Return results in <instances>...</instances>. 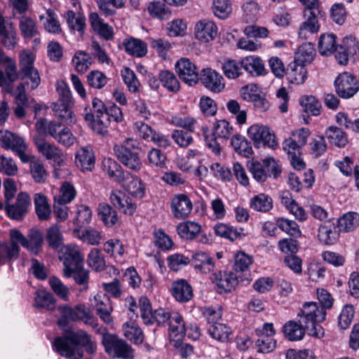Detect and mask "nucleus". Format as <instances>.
<instances>
[{"instance_id":"f257e3e1","label":"nucleus","mask_w":359,"mask_h":359,"mask_svg":"<svg viewBox=\"0 0 359 359\" xmlns=\"http://www.w3.org/2000/svg\"><path fill=\"white\" fill-rule=\"evenodd\" d=\"M62 316L58 320L59 326L66 332L64 337H56L53 342V348L62 357L67 359H81L83 356V348L90 355L95 353L97 344L86 331L79 330L76 332L68 331L67 320Z\"/></svg>"},{"instance_id":"f03ea898","label":"nucleus","mask_w":359,"mask_h":359,"mask_svg":"<svg viewBox=\"0 0 359 359\" xmlns=\"http://www.w3.org/2000/svg\"><path fill=\"white\" fill-rule=\"evenodd\" d=\"M326 311L320 308L318 303L306 302L298 313L299 323L307 328L311 336L320 338L324 336V329L319 324L325 320Z\"/></svg>"},{"instance_id":"7ed1b4c3","label":"nucleus","mask_w":359,"mask_h":359,"mask_svg":"<svg viewBox=\"0 0 359 359\" xmlns=\"http://www.w3.org/2000/svg\"><path fill=\"white\" fill-rule=\"evenodd\" d=\"M117 159L128 169L138 172L142 166L140 158L141 147L136 140L128 138L113 148Z\"/></svg>"},{"instance_id":"20e7f679","label":"nucleus","mask_w":359,"mask_h":359,"mask_svg":"<svg viewBox=\"0 0 359 359\" xmlns=\"http://www.w3.org/2000/svg\"><path fill=\"white\" fill-rule=\"evenodd\" d=\"M203 135L206 145L212 152L219 154L221 152V144L218 140L225 141L233 134V128L226 120H219L214 123L213 132L208 135V128H203Z\"/></svg>"},{"instance_id":"39448f33","label":"nucleus","mask_w":359,"mask_h":359,"mask_svg":"<svg viewBox=\"0 0 359 359\" xmlns=\"http://www.w3.org/2000/svg\"><path fill=\"white\" fill-rule=\"evenodd\" d=\"M102 344L105 352L112 358L133 359L134 357L132 347L116 334L103 333Z\"/></svg>"},{"instance_id":"423d86ee","label":"nucleus","mask_w":359,"mask_h":359,"mask_svg":"<svg viewBox=\"0 0 359 359\" xmlns=\"http://www.w3.org/2000/svg\"><path fill=\"white\" fill-rule=\"evenodd\" d=\"M10 243H0V262L5 263L6 260L17 259L20 253L18 243L24 245V235L18 229H13L9 232Z\"/></svg>"},{"instance_id":"0eeeda50","label":"nucleus","mask_w":359,"mask_h":359,"mask_svg":"<svg viewBox=\"0 0 359 359\" xmlns=\"http://www.w3.org/2000/svg\"><path fill=\"white\" fill-rule=\"evenodd\" d=\"M248 135L257 148L268 147L273 149L277 147L275 135L266 126L254 124L248 128Z\"/></svg>"},{"instance_id":"6e6552de","label":"nucleus","mask_w":359,"mask_h":359,"mask_svg":"<svg viewBox=\"0 0 359 359\" xmlns=\"http://www.w3.org/2000/svg\"><path fill=\"white\" fill-rule=\"evenodd\" d=\"M62 316L74 322L81 321L86 325L95 327L97 326L95 317L90 310L84 304H78L74 308L64 306L60 308Z\"/></svg>"},{"instance_id":"1a4fd4ad","label":"nucleus","mask_w":359,"mask_h":359,"mask_svg":"<svg viewBox=\"0 0 359 359\" xmlns=\"http://www.w3.org/2000/svg\"><path fill=\"white\" fill-rule=\"evenodd\" d=\"M13 200L6 201L5 210L8 216L15 220H22L28 212V208L31 205L29 196L25 192H20L15 199V203Z\"/></svg>"},{"instance_id":"9d476101","label":"nucleus","mask_w":359,"mask_h":359,"mask_svg":"<svg viewBox=\"0 0 359 359\" xmlns=\"http://www.w3.org/2000/svg\"><path fill=\"white\" fill-rule=\"evenodd\" d=\"M334 86L337 95L344 99L353 97L359 90L355 76L348 72L340 74L336 78Z\"/></svg>"},{"instance_id":"9b49d317","label":"nucleus","mask_w":359,"mask_h":359,"mask_svg":"<svg viewBox=\"0 0 359 359\" xmlns=\"http://www.w3.org/2000/svg\"><path fill=\"white\" fill-rule=\"evenodd\" d=\"M34 143L38 150L47 160H52L55 166H62L65 163L62 151L54 144L47 142L39 136L34 137Z\"/></svg>"},{"instance_id":"f8f14e48","label":"nucleus","mask_w":359,"mask_h":359,"mask_svg":"<svg viewBox=\"0 0 359 359\" xmlns=\"http://www.w3.org/2000/svg\"><path fill=\"white\" fill-rule=\"evenodd\" d=\"M176 72L179 77L190 86L196 85L199 81V74L196 66L187 58H181L175 64Z\"/></svg>"},{"instance_id":"ddd939ff","label":"nucleus","mask_w":359,"mask_h":359,"mask_svg":"<svg viewBox=\"0 0 359 359\" xmlns=\"http://www.w3.org/2000/svg\"><path fill=\"white\" fill-rule=\"evenodd\" d=\"M0 144L3 148L15 151L20 158L25 157L27 144L22 137L14 133L0 130Z\"/></svg>"},{"instance_id":"4468645a","label":"nucleus","mask_w":359,"mask_h":359,"mask_svg":"<svg viewBox=\"0 0 359 359\" xmlns=\"http://www.w3.org/2000/svg\"><path fill=\"white\" fill-rule=\"evenodd\" d=\"M199 80L207 89L213 93H220L225 88L223 76L211 68L203 69L201 72Z\"/></svg>"},{"instance_id":"2eb2a0df","label":"nucleus","mask_w":359,"mask_h":359,"mask_svg":"<svg viewBox=\"0 0 359 359\" xmlns=\"http://www.w3.org/2000/svg\"><path fill=\"white\" fill-rule=\"evenodd\" d=\"M109 200L114 207L124 215H133L136 212V203L120 190L112 191L109 196Z\"/></svg>"},{"instance_id":"dca6fc26","label":"nucleus","mask_w":359,"mask_h":359,"mask_svg":"<svg viewBox=\"0 0 359 359\" xmlns=\"http://www.w3.org/2000/svg\"><path fill=\"white\" fill-rule=\"evenodd\" d=\"M64 273L71 277L72 271L83 266V259L79 250L76 248L68 247L63 255Z\"/></svg>"},{"instance_id":"f3484780","label":"nucleus","mask_w":359,"mask_h":359,"mask_svg":"<svg viewBox=\"0 0 359 359\" xmlns=\"http://www.w3.org/2000/svg\"><path fill=\"white\" fill-rule=\"evenodd\" d=\"M212 282L217 285L219 293H226L236 288L238 280L233 272L219 271L213 274Z\"/></svg>"},{"instance_id":"a211bd4d","label":"nucleus","mask_w":359,"mask_h":359,"mask_svg":"<svg viewBox=\"0 0 359 359\" xmlns=\"http://www.w3.org/2000/svg\"><path fill=\"white\" fill-rule=\"evenodd\" d=\"M22 163H29L30 173L36 183H43L48 177L43 161L35 156L25 153V157L20 158Z\"/></svg>"},{"instance_id":"6ab92c4d","label":"nucleus","mask_w":359,"mask_h":359,"mask_svg":"<svg viewBox=\"0 0 359 359\" xmlns=\"http://www.w3.org/2000/svg\"><path fill=\"white\" fill-rule=\"evenodd\" d=\"M193 209L190 198L185 194L175 196L171 201V210L173 216L179 219L187 218Z\"/></svg>"},{"instance_id":"aec40b11","label":"nucleus","mask_w":359,"mask_h":359,"mask_svg":"<svg viewBox=\"0 0 359 359\" xmlns=\"http://www.w3.org/2000/svg\"><path fill=\"white\" fill-rule=\"evenodd\" d=\"M306 20L302 24L299 30V36L307 39L313 34L319 31L320 25L315 10H304Z\"/></svg>"},{"instance_id":"412c9836","label":"nucleus","mask_w":359,"mask_h":359,"mask_svg":"<svg viewBox=\"0 0 359 359\" xmlns=\"http://www.w3.org/2000/svg\"><path fill=\"white\" fill-rule=\"evenodd\" d=\"M89 22L91 28L100 37L106 41H111L114 39L113 27L104 22L97 13H90Z\"/></svg>"},{"instance_id":"4be33fe9","label":"nucleus","mask_w":359,"mask_h":359,"mask_svg":"<svg viewBox=\"0 0 359 359\" xmlns=\"http://www.w3.org/2000/svg\"><path fill=\"white\" fill-rule=\"evenodd\" d=\"M339 230L335 224L330 221H325L318 229V237L320 243L325 245H333L338 240Z\"/></svg>"},{"instance_id":"5701e85b","label":"nucleus","mask_w":359,"mask_h":359,"mask_svg":"<svg viewBox=\"0 0 359 359\" xmlns=\"http://www.w3.org/2000/svg\"><path fill=\"white\" fill-rule=\"evenodd\" d=\"M280 199L281 204L299 222H304L307 219V214L304 209L297 204L288 191H282Z\"/></svg>"},{"instance_id":"b1692460","label":"nucleus","mask_w":359,"mask_h":359,"mask_svg":"<svg viewBox=\"0 0 359 359\" xmlns=\"http://www.w3.org/2000/svg\"><path fill=\"white\" fill-rule=\"evenodd\" d=\"M191 263L195 269L202 273H210L215 269L213 257L204 252H197L194 254Z\"/></svg>"},{"instance_id":"393cba45","label":"nucleus","mask_w":359,"mask_h":359,"mask_svg":"<svg viewBox=\"0 0 359 359\" xmlns=\"http://www.w3.org/2000/svg\"><path fill=\"white\" fill-rule=\"evenodd\" d=\"M217 34V27L212 21L201 20L195 26V36L203 42H208L213 40Z\"/></svg>"},{"instance_id":"a878e982","label":"nucleus","mask_w":359,"mask_h":359,"mask_svg":"<svg viewBox=\"0 0 359 359\" xmlns=\"http://www.w3.org/2000/svg\"><path fill=\"white\" fill-rule=\"evenodd\" d=\"M64 126L55 121H48L46 118H40L35 123V128L39 134L49 135L55 140L63 131Z\"/></svg>"},{"instance_id":"bb28decb","label":"nucleus","mask_w":359,"mask_h":359,"mask_svg":"<svg viewBox=\"0 0 359 359\" xmlns=\"http://www.w3.org/2000/svg\"><path fill=\"white\" fill-rule=\"evenodd\" d=\"M169 337L176 343L182 340L186 334L185 324L182 317L178 313H173L169 320Z\"/></svg>"},{"instance_id":"cd10ccee","label":"nucleus","mask_w":359,"mask_h":359,"mask_svg":"<svg viewBox=\"0 0 359 359\" xmlns=\"http://www.w3.org/2000/svg\"><path fill=\"white\" fill-rule=\"evenodd\" d=\"M172 294L180 302H189L193 297V290L184 279L174 281L172 285Z\"/></svg>"},{"instance_id":"c85d7f7f","label":"nucleus","mask_w":359,"mask_h":359,"mask_svg":"<svg viewBox=\"0 0 359 359\" xmlns=\"http://www.w3.org/2000/svg\"><path fill=\"white\" fill-rule=\"evenodd\" d=\"M102 170L109 177L116 182H122L125 180V172L121 165L114 159L105 158L102 161Z\"/></svg>"},{"instance_id":"c756f323","label":"nucleus","mask_w":359,"mask_h":359,"mask_svg":"<svg viewBox=\"0 0 359 359\" xmlns=\"http://www.w3.org/2000/svg\"><path fill=\"white\" fill-rule=\"evenodd\" d=\"M84 119L96 133L101 135L107 133L108 128L110 124V121L108 119L107 115L104 114L103 116L95 117L93 114L86 111L84 114Z\"/></svg>"},{"instance_id":"7c9ffc66","label":"nucleus","mask_w":359,"mask_h":359,"mask_svg":"<svg viewBox=\"0 0 359 359\" xmlns=\"http://www.w3.org/2000/svg\"><path fill=\"white\" fill-rule=\"evenodd\" d=\"M75 163L81 171H92L95 166L93 152L88 149L81 148L76 154Z\"/></svg>"},{"instance_id":"2f4dec72","label":"nucleus","mask_w":359,"mask_h":359,"mask_svg":"<svg viewBox=\"0 0 359 359\" xmlns=\"http://www.w3.org/2000/svg\"><path fill=\"white\" fill-rule=\"evenodd\" d=\"M243 69L253 76L265 75L266 70L259 57L248 56L242 59Z\"/></svg>"},{"instance_id":"473e14b6","label":"nucleus","mask_w":359,"mask_h":359,"mask_svg":"<svg viewBox=\"0 0 359 359\" xmlns=\"http://www.w3.org/2000/svg\"><path fill=\"white\" fill-rule=\"evenodd\" d=\"M285 74L290 83L302 84L306 79L307 70L304 65L292 62L287 66Z\"/></svg>"},{"instance_id":"72a5a7b5","label":"nucleus","mask_w":359,"mask_h":359,"mask_svg":"<svg viewBox=\"0 0 359 359\" xmlns=\"http://www.w3.org/2000/svg\"><path fill=\"white\" fill-rule=\"evenodd\" d=\"M285 337L290 341H299L303 339L307 328L300 323L294 320H289L283 327Z\"/></svg>"},{"instance_id":"f704fd0d","label":"nucleus","mask_w":359,"mask_h":359,"mask_svg":"<svg viewBox=\"0 0 359 359\" xmlns=\"http://www.w3.org/2000/svg\"><path fill=\"white\" fill-rule=\"evenodd\" d=\"M96 303V310L100 318L107 324L112 323L111 313L112 307L110 305L109 299L106 295L97 294L95 296Z\"/></svg>"},{"instance_id":"c9c22d12","label":"nucleus","mask_w":359,"mask_h":359,"mask_svg":"<svg viewBox=\"0 0 359 359\" xmlns=\"http://www.w3.org/2000/svg\"><path fill=\"white\" fill-rule=\"evenodd\" d=\"M24 239L25 244L21 245L31 252L38 254L43 243V236L40 231L34 229L29 230L27 238L24 236Z\"/></svg>"},{"instance_id":"e433bc0d","label":"nucleus","mask_w":359,"mask_h":359,"mask_svg":"<svg viewBox=\"0 0 359 359\" xmlns=\"http://www.w3.org/2000/svg\"><path fill=\"white\" fill-rule=\"evenodd\" d=\"M0 36H2V43L8 49H13L17 44L16 31L13 27V23H10V27L7 28L5 25L4 19L0 16Z\"/></svg>"},{"instance_id":"4c0bfd02","label":"nucleus","mask_w":359,"mask_h":359,"mask_svg":"<svg viewBox=\"0 0 359 359\" xmlns=\"http://www.w3.org/2000/svg\"><path fill=\"white\" fill-rule=\"evenodd\" d=\"M249 205L255 211L266 213L273 208V200L269 195L259 194L250 199Z\"/></svg>"},{"instance_id":"58836bf2","label":"nucleus","mask_w":359,"mask_h":359,"mask_svg":"<svg viewBox=\"0 0 359 359\" xmlns=\"http://www.w3.org/2000/svg\"><path fill=\"white\" fill-rule=\"evenodd\" d=\"M179 236L186 240H193L201 231V226L195 222L187 221L180 223L177 226Z\"/></svg>"},{"instance_id":"ea45409f","label":"nucleus","mask_w":359,"mask_h":359,"mask_svg":"<svg viewBox=\"0 0 359 359\" xmlns=\"http://www.w3.org/2000/svg\"><path fill=\"white\" fill-rule=\"evenodd\" d=\"M214 229L217 236L227 238L231 241L246 236L243 228L238 229L222 223L216 224Z\"/></svg>"},{"instance_id":"a19ab883","label":"nucleus","mask_w":359,"mask_h":359,"mask_svg":"<svg viewBox=\"0 0 359 359\" xmlns=\"http://www.w3.org/2000/svg\"><path fill=\"white\" fill-rule=\"evenodd\" d=\"M36 213L40 220H48L50 217L51 210L47 197L41 193L35 194L34 197Z\"/></svg>"},{"instance_id":"79ce46f5","label":"nucleus","mask_w":359,"mask_h":359,"mask_svg":"<svg viewBox=\"0 0 359 359\" xmlns=\"http://www.w3.org/2000/svg\"><path fill=\"white\" fill-rule=\"evenodd\" d=\"M316 55V50L311 43H304L299 47L295 53L294 62L304 65L310 64Z\"/></svg>"},{"instance_id":"37998d69","label":"nucleus","mask_w":359,"mask_h":359,"mask_svg":"<svg viewBox=\"0 0 359 359\" xmlns=\"http://www.w3.org/2000/svg\"><path fill=\"white\" fill-rule=\"evenodd\" d=\"M46 16H39V20L41 22H43L44 29L50 33H60L62 32L60 23L55 11L53 9L49 8L46 11Z\"/></svg>"},{"instance_id":"c03bdc74","label":"nucleus","mask_w":359,"mask_h":359,"mask_svg":"<svg viewBox=\"0 0 359 359\" xmlns=\"http://www.w3.org/2000/svg\"><path fill=\"white\" fill-rule=\"evenodd\" d=\"M125 50L131 55L141 57L147 52V44L140 39L130 38L123 42Z\"/></svg>"},{"instance_id":"a18cd8bd","label":"nucleus","mask_w":359,"mask_h":359,"mask_svg":"<svg viewBox=\"0 0 359 359\" xmlns=\"http://www.w3.org/2000/svg\"><path fill=\"white\" fill-rule=\"evenodd\" d=\"M231 144L236 152L246 158H249L253 154L251 143L239 134L232 135Z\"/></svg>"},{"instance_id":"49530a36","label":"nucleus","mask_w":359,"mask_h":359,"mask_svg":"<svg viewBox=\"0 0 359 359\" xmlns=\"http://www.w3.org/2000/svg\"><path fill=\"white\" fill-rule=\"evenodd\" d=\"M336 36L333 34H323L320 36L318 48L323 55H329L337 50Z\"/></svg>"},{"instance_id":"de8ad7c7","label":"nucleus","mask_w":359,"mask_h":359,"mask_svg":"<svg viewBox=\"0 0 359 359\" xmlns=\"http://www.w3.org/2000/svg\"><path fill=\"white\" fill-rule=\"evenodd\" d=\"M243 61L227 59L222 65V69L225 76L229 79H236L242 75Z\"/></svg>"},{"instance_id":"09e8293b","label":"nucleus","mask_w":359,"mask_h":359,"mask_svg":"<svg viewBox=\"0 0 359 359\" xmlns=\"http://www.w3.org/2000/svg\"><path fill=\"white\" fill-rule=\"evenodd\" d=\"M325 136L330 144L338 147H344L348 143L346 133L337 126H330L325 131Z\"/></svg>"},{"instance_id":"8fccbe9b","label":"nucleus","mask_w":359,"mask_h":359,"mask_svg":"<svg viewBox=\"0 0 359 359\" xmlns=\"http://www.w3.org/2000/svg\"><path fill=\"white\" fill-rule=\"evenodd\" d=\"M72 104H65L61 103L52 104V109L54 112V115L67 124H72L75 122V117L72 111Z\"/></svg>"},{"instance_id":"3c124183","label":"nucleus","mask_w":359,"mask_h":359,"mask_svg":"<svg viewBox=\"0 0 359 359\" xmlns=\"http://www.w3.org/2000/svg\"><path fill=\"white\" fill-rule=\"evenodd\" d=\"M159 79L162 86L169 92L177 93L180 91V83L175 74L169 70H161Z\"/></svg>"},{"instance_id":"603ef678","label":"nucleus","mask_w":359,"mask_h":359,"mask_svg":"<svg viewBox=\"0 0 359 359\" xmlns=\"http://www.w3.org/2000/svg\"><path fill=\"white\" fill-rule=\"evenodd\" d=\"M34 305L37 308L52 311L55 308L56 302L51 293L39 290L35 292Z\"/></svg>"},{"instance_id":"864d4df0","label":"nucleus","mask_w":359,"mask_h":359,"mask_svg":"<svg viewBox=\"0 0 359 359\" xmlns=\"http://www.w3.org/2000/svg\"><path fill=\"white\" fill-rule=\"evenodd\" d=\"M97 210L98 215L105 225L111 226L118 222V217L116 211L108 203H100Z\"/></svg>"},{"instance_id":"5fc2aeb1","label":"nucleus","mask_w":359,"mask_h":359,"mask_svg":"<svg viewBox=\"0 0 359 359\" xmlns=\"http://www.w3.org/2000/svg\"><path fill=\"white\" fill-rule=\"evenodd\" d=\"M68 27L72 30H76L81 34L84 33L86 27V18L81 13H76L73 11H67L65 15Z\"/></svg>"},{"instance_id":"6e6d98bb","label":"nucleus","mask_w":359,"mask_h":359,"mask_svg":"<svg viewBox=\"0 0 359 359\" xmlns=\"http://www.w3.org/2000/svg\"><path fill=\"white\" fill-rule=\"evenodd\" d=\"M19 29L25 39H31L38 34L36 21L26 15H22L20 18Z\"/></svg>"},{"instance_id":"4d7b16f0","label":"nucleus","mask_w":359,"mask_h":359,"mask_svg":"<svg viewBox=\"0 0 359 359\" xmlns=\"http://www.w3.org/2000/svg\"><path fill=\"white\" fill-rule=\"evenodd\" d=\"M74 235L83 242L93 245L99 244L102 239L100 233L91 227L86 230H81L80 228L74 229Z\"/></svg>"},{"instance_id":"13d9d810","label":"nucleus","mask_w":359,"mask_h":359,"mask_svg":"<svg viewBox=\"0 0 359 359\" xmlns=\"http://www.w3.org/2000/svg\"><path fill=\"white\" fill-rule=\"evenodd\" d=\"M358 224L359 215L354 212H348L338 219L339 230L345 232L354 230Z\"/></svg>"},{"instance_id":"bf43d9fd","label":"nucleus","mask_w":359,"mask_h":359,"mask_svg":"<svg viewBox=\"0 0 359 359\" xmlns=\"http://www.w3.org/2000/svg\"><path fill=\"white\" fill-rule=\"evenodd\" d=\"M124 336L135 344H141L144 341V334L139 326L134 323H126L123 326Z\"/></svg>"},{"instance_id":"052dcab7","label":"nucleus","mask_w":359,"mask_h":359,"mask_svg":"<svg viewBox=\"0 0 359 359\" xmlns=\"http://www.w3.org/2000/svg\"><path fill=\"white\" fill-rule=\"evenodd\" d=\"M72 63L79 73H83L93 64V58L86 52L80 50L74 54L72 58Z\"/></svg>"},{"instance_id":"680f3d73","label":"nucleus","mask_w":359,"mask_h":359,"mask_svg":"<svg viewBox=\"0 0 359 359\" xmlns=\"http://www.w3.org/2000/svg\"><path fill=\"white\" fill-rule=\"evenodd\" d=\"M147 10L150 15L161 20H168L171 15V11L168 7L161 1L151 2L148 6Z\"/></svg>"},{"instance_id":"e2e57ef3","label":"nucleus","mask_w":359,"mask_h":359,"mask_svg":"<svg viewBox=\"0 0 359 359\" xmlns=\"http://www.w3.org/2000/svg\"><path fill=\"white\" fill-rule=\"evenodd\" d=\"M208 332L212 338L225 342L228 341L229 336L232 333V330L225 324L215 323L210 326Z\"/></svg>"},{"instance_id":"0e129e2a","label":"nucleus","mask_w":359,"mask_h":359,"mask_svg":"<svg viewBox=\"0 0 359 359\" xmlns=\"http://www.w3.org/2000/svg\"><path fill=\"white\" fill-rule=\"evenodd\" d=\"M76 195V191L74 187L71 183L65 182L61 185L59 194L54 196V201L67 204L74 199Z\"/></svg>"},{"instance_id":"69168bd1","label":"nucleus","mask_w":359,"mask_h":359,"mask_svg":"<svg viewBox=\"0 0 359 359\" xmlns=\"http://www.w3.org/2000/svg\"><path fill=\"white\" fill-rule=\"evenodd\" d=\"M46 239L49 246L53 249L62 245V235L58 225L53 224L47 229Z\"/></svg>"},{"instance_id":"338daca9","label":"nucleus","mask_w":359,"mask_h":359,"mask_svg":"<svg viewBox=\"0 0 359 359\" xmlns=\"http://www.w3.org/2000/svg\"><path fill=\"white\" fill-rule=\"evenodd\" d=\"M250 172L253 176V178L258 182H265L269 175L266 166L265 165V159L262 162L255 161L252 162L249 167Z\"/></svg>"},{"instance_id":"774afa93","label":"nucleus","mask_w":359,"mask_h":359,"mask_svg":"<svg viewBox=\"0 0 359 359\" xmlns=\"http://www.w3.org/2000/svg\"><path fill=\"white\" fill-rule=\"evenodd\" d=\"M88 265L96 271L104 270L106 263L103 255L99 249H93L88 256Z\"/></svg>"}]
</instances>
